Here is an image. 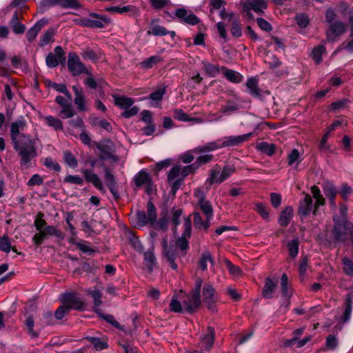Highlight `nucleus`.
<instances>
[{
	"instance_id": "nucleus-63",
	"label": "nucleus",
	"mask_w": 353,
	"mask_h": 353,
	"mask_svg": "<svg viewBox=\"0 0 353 353\" xmlns=\"http://www.w3.org/2000/svg\"><path fill=\"white\" fill-rule=\"evenodd\" d=\"M168 33V31L165 27L159 25L153 26L151 30L148 31V34H153L154 36H165Z\"/></svg>"
},
{
	"instance_id": "nucleus-35",
	"label": "nucleus",
	"mask_w": 353,
	"mask_h": 353,
	"mask_svg": "<svg viewBox=\"0 0 353 353\" xmlns=\"http://www.w3.org/2000/svg\"><path fill=\"white\" fill-rule=\"evenodd\" d=\"M256 148L263 154L268 156H272L275 153L276 146L274 143H269L266 141H263L257 143Z\"/></svg>"
},
{
	"instance_id": "nucleus-43",
	"label": "nucleus",
	"mask_w": 353,
	"mask_h": 353,
	"mask_svg": "<svg viewBox=\"0 0 353 353\" xmlns=\"http://www.w3.org/2000/svg\"><path fill=\"white\" fill-rule=\"evenodd\" d=\"M172 218H171V222L173 225L172 231L174 234L176 232L177 226L180 224V217L183 214V210L182 209H176L175 210L174 208H172Z\"/></svg>"
},
{
	"instance_id": "nucleus-1",
	"label": "nucleus",
	"mask_w": 353,
	"mask_h": 353,
	"mask_svg": "<svg viewBox=\"0 0 353 353\" xmlns=\"http://www.w3.org/2000/svg\"><path fill=\"white\" fill-rule=\"evenodd\" d=\"M14 150L20 157V167L21 169L30 168V160L37 156L35 140L29 135L19 134L15 140L10 137Z\"/></svg>"
},
{
	"instance_id": "nucleus-45",
	"label": "nucleus",
	"mask_w": 353,
	"mask_h": 353,
	"mask_svg": "<svg viewBox=\"0 0 353 353\" xmlns=\"http://www.w3.org/2000/svg\"><path fill=\"white\" fill-rule=\"evenodd\" d=\"M147 216L149 218L150 225H153L156 223L157 220V209L150 199L147 204Z\"/></svg>"
},
{
	"instance_id": "nucleus-58",
	"label": "nucleus",
	"mask_w": 353,
	"mask_h": 353,
	"mask_svg": "<svg viewBox=\"0 0 353 353\" xmlns=\"http://www.w3.org/2000/svg\"><path fill=\"white\" fill-rule=\"evenodd\" d=\"M174 118L182 121H190L197 120L198 119H192L181 109H176L174 110Z\"/></svg>"
},
{
	"instance_id": "nucleus-41",
	"label": "nucleus",
	"mask_w": 353,
	"mask_h": 353,
	"mask_svg": "<svg viewBox=\"0 0 353 353\" xmlns=\"http://www.w3.org/2000/svg\"><path fill=\"white\" fill-rule=\"evenodd\" d=\"M323 52H325V47L322 44L315 46L313 48L311 57L315 61L316 64L319 65L322 62V54Z\"/></svg>"
},
{
	"instance_id": "nucleus-13",
	"label": "nucleus",
	"mask_w": 353,
	"mask_h": 353,
	"mask_svg": "<svg viewBox=\"0 0 353 353\" xmlns=\"http://www.w3.org/2000/svg\"><path fill=\"white\" fill-rule=\"evenodd\" d=\"M215 290L210 283H206L203 289V302L210 310H216Z\"/></svg>"
},
{
	"instance_id": "nucleus-52",
	"label": "nucleus",
	"mask_w": 353,
	"mask_h": 353,
	"mask_svg": "<svg viewBox=\"0 0 353 353\" xmlns=\"http://www.w3.org/2000/svg\"><path fill=\"white\" fill-rule=\"evenodd\" d=\"M342 265L344 273L347 276L353 277V261L347 257H343L342 259Z\"/></svg>"
},
{
	"instance_id": "nucleus-40",
	"label": "nucleus",
	"mask_w": 353,
	"mask_h": 353,
	"mask_svg": "<svg viewBox=\"0 0 353 353\" xmlns=\"http://www.w3.org/2000/svg\"><path fill=\"white\" fill-rule=\"evenodd\" d=\"M208 262H210V263L213 265L214 260L210 252L205 251L202 254L199 261V267L201 269V270L205 271L207 269Z\"/></svg>"
},
{
	"instance_id": "nucleus-20",
	"label": "nucleus",
	"mask_w": 353,
	"mask_h": 353,
	"mask_svg": "<svg viewBox=\"0 0 353 353\" xmlns=\"http://www.w3.org/2000/svg\"><path fill=\"white\" fill-rule=\"evenodd\" d=\"M215 339L214 328L208 326L206 329V333L201 337V343L205 350H210L212 347Z\"/></svg>"
},
{
	"instance_id": "nucleus-33",
	"label": "nucleus",
	"mask_w": 353,
	"mask_h": 353,
	"mask_svg": "<svg viewBox=\"0 0 353 353\" xmlns=\"http://www.w3.org/2000/svg\"><path fill=\"white\" fill-rule=\"evenodd\" d=\"M26 126V122L23 117L15 122L12 123L10 126V137H13V139L15 140L16 136L21 134L20 130H23Z\"/></svg>"
},
{
	"instance_id": "nucleus-24",
	"label": "nucleus",
	"mask_w": 353,
	"mask_h": 353,
	"mask_svg": "<svg viewBox=\"0 0 353 353\" xmlns=\"http://www.w3.org/2000/svg\"><path fill=\"white\" fill-rule=\"evenodd\" d=\"M243 3L259 14H263V10L268 8V3L264 0H246Z\"/></svg>"
},
{
	"instance_id": "nucleus-28",
	"label": "nucleus",
	"mask_w": 353,
	"mask_h": 353,
	"mask_svg": "<svg viewBox=\"0 0 353 353\" xmlns=\"http://www.w3.org/2000/svg\"><path fill=\"white\" fill-rule=\"evenodd\" d=\"M105 10L109 12H117L119 14H123L127 12H130L131 15L136 16L138 14V10L135 6L129 5L123 7L119 6H112L107 7L105 8Z\"/></svg>"
},
{
	"instance_id": "nucleus-61",
	"label": "nucleus",
	"mask_w": 353,
	"mask_h": 353,
	"mask_svg": "<svg viewBox=\"0 0 353 353\" xmlns=\"http://www.w3.org/2000/svg\"><path fill=\"white\" fill-rule=\"evenodd\" d=\"M88 294L90 295L94 301V305L95 307H99L101 303L102 294L99 290H89Z\"/></svg>"
},
{
	"instance_id": "nucleus-26",
	"label": "nucleus",
	"mask_w": 353,
	"mask_h": 353,
	"mask_svg": "<svg viewBox=\"0 0 353 353\" xmlns=\"http://www.w3.org/2000/svg\"><path fill=\"white\" fill-rule=\"evenodd\" d=\"M294 215L293 208L292 206L288 205L281 212L278 223L282 227H287L290 220L292 219Z\"/></svg>"
},
{
	"instance_id": "nucleus-14",
	"label": "nucleus",
	"mask_w": 353,
	"mask_h": 353,
	"mask_svg": "<svg viewBox=\"0 0 353 353\" xmlns=\"http://www.w3.org/2000/svg\"><path fill=\"white\" fill-rule=\"evenodd\" d=\"M163 254L166 257L172 269L176 270L178 265L175 263L176 258V249L173 247H169L167 238H163L162 240Z\"/></svg>"
},
{
	"instance_id": "nucleus-42",
	"label": "nucleus",
	"mask_w": 353,
	"mask_h": 353,
	"mask_svg": "<svg viewBox=\"0 0 353 353\" xmlns=\"http://www.w3.org/2000/svg\"><path fill=\"white\" fill-rule=\"evenodd\" d=\"M299 240L297 237L293 239L292 240L290 241L288 244V250L289 253V256L294 259L298 253H299Z\"/></svg>"
},
{
	"instance_id": "nucleus-7",
	"label": "nucleus",
	"mask_w": 353,
	"mask_h": 353,
	"mask_svg": "<svg viewBox=\"0 0 353 353\" xmlns=\"http://www.w3.org/2000/svg\"><path fill=\"white\" fill-rule=\"evenodd\" d=\"M61 304L66 306L68 310H75L83 312L86 310V303L77 292H65L60 296Z\"/></svg>"
},
{
	"instance_id": "nucleus-25",
	"label": "nucleus",
	"mask_w": 353,
	"mask_h": 353,
	"mask_svg": "<svg viewBox=\"0 0 353 353\" xmlns=\"http://www.w3.org/2000/svg\"><path fill=\"white\" fill-rule=\"evenodd\" d=\"M221 148L220 141H212L205 145L198 146L192 150L194 154L208 153L209 152Z\"/></svg>"
},
{
	"instance_id": "nucleus-23",
	"label": "nucleus",
	"mask_w": 353,
	"mask_h": 353,
	"mask_svg": "<svg viewBox=\"0 0 353 353\" xmlns=\"http://www.w3.org/2000/svg\"><path fill=\"white\" fill-rule=\"evenodd\" d=\"M19 15H21L18 10L15 11L12 19L9 22V25L11 27L13 32L16 34H23L26 31L25 25L22 24L19 21Z\"/></svg>"
},
{
	"instance_id": "nucleus-38",
	"label": "nucleus",
	"mask_w": 353,
	"mask_h": 353,
	"mask_svg": "<svg viewBox=\"0 0 353 353\" xmlns=\"http://www.w3.org/2000/svg\"><path fill=\"white\" fill-rule=\"evenodd\" d=\"M325 195L329 199L330 205L333 207H336L335 197L337 194V190L335 186L332 184H328L325 188H323Z\"/></svg>"
},
{
	"instance_id": "nucleus-48",
	"label": "nucleus",
	"mask_w": 353,
	"mask_h": 353,
	"mask_svg": "<svg viewBox=\"0 0 353 353\" xmlns=\"http://www.w3.org/2000/svg\"><path fill=\"white\" fill-rule=\"evenodd\" d=\"M85 339L90 342L97 350H102L108 347V343L101 341L99 337L87 336Z\"/></svg>"
},
{
	"instance_id": "nucleus-5",
	"label": "nucleus",
	"mask_w": 353,
	"mask_h": 353,
	"mask_svg": "<svg viewBox=\"0 0 353 353\" xmlns=\"http://www.w3.org/2000/svg\"><path fill=\"white\" fill-rule=\"evenodd\" d=\"M202 283V279L198 278L195 281L194 288L183 300L185 310L190 314L194 313L201 305V289Z\"/></svg>"
},
{
	"instance_id": "nucleus-54",
	"label": "nucleus",
	"mask_w": 353,
	"mask_h": 353,
	"mask_svg": "<svg viewBox=\"0 0 353 353\" xmlns=\"http://www.w3.org/2000/svg\"><path fill=\"white\" fill-rule=\"evenodd\" d=\"M221 171L220 181L223 183L235 172V168L233 165H225Z\"/></svg>"
},
{
	"instance_id": "nucleus-11",
	"label": "nucleus",
	"mask_w": 353,
	"mask_h": 353,
	"mask_svg": "<svg viewBox=\"0 0 353 353\" xmlns=\"http://www.w3.org/2000/svg\"><path fill=\"white\" fill-rule=\"evenodd\" d=\"M101 166L104 169V179L107 187L112 193L114 200L119 201L121 196L118 190L119 186L116 177L112 174L111 170L108 168L104 163H102Z\"/></svg>"
},
{
	"instance_id": "nucleus-59",
	"label": "nucleus",
	"mask_w": 353,
	"mask_h": 353,
	"mask_svg": "<svg viewBox=\"0 0 353 353\" xmlns=\"http://www.w3.org/2000/svg\"><path fill=\"white\" fill-rule=\"evenodd\" d=\"M75 114V112L72 106L71 103L67 105H64L60 112L62 119L72 118Z\"/></svg>"
},
{
	"instance_id": "nucleus-3",
	"label": "nucleus",
	"mask_w": 353,
	"mask_h": 353,
	"mask_svg": "<svg viewBox=\"0 0 353 353\" xmlns=\"http://www.w3.org/2000/svg\"><path fill=\"white\" fill-rule=\"evenodd\" d=\"M325 22L329 25L325 31L326 41L334 42L336 38L345 34L347 30V26L339 19L336 12L332 8H328L325 13Z\"/></svg>"
},
{
	"instance_id": "nucleus-19",
	"label": "nucleus",
	"mask_w": 353,
	"mask_h": 353,
	"mask_svg": "<svg viewBox=\"0 0 353 353\" xmlns=\"http://www.w3.org/2000/svg\"><path fill=\"white\" fill-rule=\"evenodd\" d=\"M277 287V281H273L270 277L265 279V283L261 291V295L265 299H272Z\"/></svg>"
},
{
	"instance_id": "nucleus-46",
	"label": "nucleus",
	"mask_w": 353,
	"mask_h": 353,
	"mask_svg": "<svg viewBox=\"0 0 353 353\" xmlns=\"http://www.w3.org/2000/svg\"><path fill=\"white\" fill-rule=\"evenodd\" d=\"M281 294L285 298H290L292 292H290L288 288V277L285 273H283L281 279Z\"/></svg>"
},
{
	"instance_id": "nucleus-17",
	"label": "nucleus",
	"mask_w": 353,
	"mask_h": 353,
	"mask_svg": "<svg viewBox=\"0 0 353 353\" xmlns=\"http://www.w3.org/2000/svg\"><path fill=\"white\" fill-rule=\"evenodd\" d=\"M81 173L87 183H91L99 191L103 192H105L104 186L102 183V181L97 174L92 173V170H90L88 169L83 170Z\"/></svg>"
},
{
	"instance_id": "nucleus-47",
	"label": "nucleus",
	"mask_w": 353,
	"mask_h": 353,
	"mask_svg": "<svg viewBox=\"0 0 353 353\" xmlns=\"http://www.w3.org/2000/svg\"><path fill=\"white\" fill-rule=\"evenodd\" d=\"M297 25L301 28H306L310 22L309 16L304 12L298 13L294 17Z\"/></svg>"
},
{
	"instance_id": "nucleus-60",
	"label": "nucleus",
	"mask_w": 353,
	"mask_h": 353,
	"mask_svg": "<svg viewBox=\"0 0 353 353\" xmlns=\"http://www.w3.org/2000/svg\"><path fill=\"white\" fill-rule=\"evenodd\" d=\"M43 216H44V214L39 212L37 213V214L35 217L34 224V226L37 231L43 230V228L47 226L46 221L43 219Z\"/></svg>"
},
{
	"instance_id": "nucleus-21",
	"label": "nucleus",
	"mask_w": 353,
	"mask_h": 353,
	"mask_svg": "<svg viewBox=\"0 0 353 353\" xmlns=\"http://www.w3.org/2000/svg\"><path fill=\"white\" fill-rule=\"evenodd\" d=\"M305 327L297 328L292 332V339L296 342V347L297 348H300L305 345L306 343L311 341L312 338L311 335H307L305 336L303 339L300 340L301 336L305 332Z\"/></svg>"
},
{
	"instance_id": "nucleus-51",
	"label": "nucleus",
	"mask_w": 353,
	"mask_h": 353,
	"mask_svg": "<svg viewBox=\"0 0 353 353\" xmlns=\"http://www.w3.org/2000/svg\"><path fill=\"white\" fill-rule=\"evenodd\" d=\"M45 121L49 126L54 128L56 130H63V129L62 121L53 116L46 117Z\"/></svg>"
},
{
	"instance_id": "nucleus-22",
	"label": "nucleus",
	"mask_w": 353,
	"mask_h": 353,
	"mask_svg": "<svg viewBox=\"0 0 353 353\" xmlns=\"http://www.w3.org/2000/svg\"><path fill=\"white\" fill-rule=\"evenodd\" d=\"M72 90L75 95L74 102L77 105V109L80 112L86 111L87 108L85 106V96L82 88L79 89L77 86L73 85Z\"/></svg>"
},
{
	"instance_id": "nucleus-39",
	"label": "nucleus",
	"mask_w": 353,
	"mask_h": 353,
	"mask_svg": "<svg viewBox=\"0 0 353 353\" xmlns=\"http://www.w3.org/2000/svg\"><path fill=\"white\" fill-rule=\"evenodd\" d=\"M154 248H152L151 250H148L147 252H144V261L146 263L147 269L149 272H152L153 271L154 265L156 263V257L153 252Z\"/></svg>"
},
{
	"instance_id": "nucleus-50",
	"label": "nucleus",
	"mask_w": 353,
	"mask_h": 353,
	"mask_svg": "<svg viewBox=\"0 0 353 353\" xmlns=\"http://www.w3.org/2000/svg\"><path fill=\"white\" fill-rule=\"evenodd\" d=\"M63 160L69 167L74 168L78 165V161L74 155L69 150L63 152Z\"/></svg>"
},
{
	"instance_id": "nucleus-56",
	"label": "nucleus",
	"mask_w": 353,
	"mask_h": 353,
	"mask_svg": "<svg viewBox=\"0 0 353 353\" xmlns=\"http://www.w3.org/2000/svg\"><path fill=\"white\" fill-rule=\"evenodd\" d=\"M39 232L36 233L32 237V241L34 242L36 246L41 245L45 239H46L48 236L46 232H45V229L38 230Z\"/></svg>"
},
{
	"instance_id": "nucleus-62",
	"label": "nucleus",
	"mask_w": 353,
	"mask_h": 353,
	"mask_svg": "<svg viewBox=\"0 0 353 353\" xmlns=\"http://www.w3.org/2000/svg\"><path fill=\"white\" fill-rule=\"evenodd\" d=\"M70 311L68 310V307L67 308L66 306L61 304L54 313L56 321L62 320L65 316L70 313Z\"/></svg>"
},
{
	"instance_id": "nucleus-27",
	"label": "nucleus",
	"mask_w": 353,
	"mask_h": 353,
	"mask_svg": "<svg viewBox=\"0 0 353 353\" xmlns=\"http://www.w3.org/2000/svg\"><path fill=\"white\" fill-rule=\"evenodd\" d=\"M311 192L313 197L316 199V202L314 205L313 214L315 215L320 205H324L325 200L321 193V190L317 185H313L311 187Z\"/></svg>"
},
{
	"instance_id": "nucleus-31",
	"label": "nucleus",
	"mask_w": 353,
	"mask_h": 353,
	"mask_svg": "<svg viewBox=\"0 0 353 353\" xmlns=\"http://www.w3.org/2000/svg\"><path fill=\"white\" fill-rule=\"evenodd\" d=\"M198 205L203 213L205 215L207 219H211L212 218L213 208L209 201L201 197V199L198 201Z\"/></svg>"
},
{
	"instance_id": "nucleus-15",
	"label": "nucleus",
	"mask_w": 353,
	"mask_h": 353,
	"mask_svg": "<svg viewBox=\"0 0 353 353\" xmlns=\"http://www.w3.org/2000/svg\"><path fill=\"white\" fill-rule=\"evenodd\" d=\"M252 134V132H250L239 136H230L225 137L224 141L222 143H220L221 148L239 145L243 143L248 141Z\"/></svg>"
},
{
	"instance_id": "nucleus-64",
	"label": "nucleus",
	"mask_w": 353,
	"mask_h": 353,
	"mask_svg": "<svg viewBox=\"0 0 353 353\" xmlns=\"http://www.w3.org/2000/svg\"><path fill=\"white\" fill-rule=\"evenodd\" d=\"M63 182L65 183L82 185L83 184V179L79 175H67L63 179Z\"/></svg>"
},
{
	"instance_id": "nucleus-37",
	"label": "nucleus",
	"mask_w": 353,
	"mask_h": 353,
	"mask_svg": "<svg viewBox=\"0 0 353 353\" xmlns=\"http://www.w3.org/2000/svg\"><path fill=\"white\" fill-rule=\"evenodd\" d=\"M192 215L194 227L199 229L203 228L205 231H207L210 227V219H206L205 221H203L201 214L198 212H194Z\"/></svg>"
},
{
	"instance_id": "nucleus-6",
	"label": "nucleus",
	"mask_w": 353,
	"mask_h": 353,
	"mask_svg": "<svg viewBox=\"0 0 353 353\" xmlns=\"http://www.w3.org/2000/svg\"><path fill=\"white\" fill-rule=\"evenodd\" d=\"M90 17L92 19L83 17L74 20L76 24L90 28H103L105 25L110 23L111 20L106 16L91 12Z\"/></svg>"
},
{
	"instance_id": "nucleus-16",
	"label": "nucleus",
	"mask_w": 353,
	"mask_h": 353,
	"mask_svg": "<svg viewBox=\"0 0 353 353\" xmlns=\"http://www.w3.org/2000/svg\"><path fill=\"white\" fill-rule=\"evenodd\" d=\"M249 93L254 97L263 100V94H270L269 91L263 92L259 87L258 80L255 77L249 78L246 82Z\"/></svg>"
},
{
	"instance_id": "nucleus-55",
	"label": "nucleus",
	"mask_w": 353,
	"mask_h": 353,
	"mask_svg": "<svg viewBox=\"0 0 353 353\" xmlns=\"http://www.w3.org/2000/svg\"><path fill=\"white\" fill-rule=\"evenodd\" d=\"M58 3L63 8L79 9L81 7L78 0H58Z\"/></svg>"
},
{
	"instance_id": "nucleus-44",
	"label": "nucleus",
	"mask_w": 353,
	"mask_h": 353,
	"mask_svg": "<svg viewBox=\"0 0 353 353\" xmlns=\"http://www.w3.org/2000/svg\"><path fill=\"white\" fill-rule=\"evenodd\" d=\"M199 154L200 155L196 159V161H194V163L198 168L200 166L210 163L214 160V157L212 154L203 153Z\"/></svg>"
},
{
	"instance_id": "nucleus-34",
	"label": "nucleus",
	"mask_w": 353,
	"mask_h": 353,
	"mask_svg": "<svg viewBox=\"0 0 353 353\" xmlns=\"http://www.w3.org/2000/svg\"><path fill=\"white\" fill-rule=\"evenodd\" d=\"M353 294L352 293H348L346 295V299L345 301V309L344 313L341 317V321L343 323H346L350 318L351 312H352V303Z\"/></svg>"
},
{
	"instance_id": "nucleus-53",
	"label": "nucleus",
	"mask_w": 353,
	"mask_h": 353,
	"mask_svg": "<svg viewBox=\"0 0 353 353\" xmlns=\"http://www.w3.org/2000/svg\"><path fill=\"white\" fill-rule=\"evenodd\" d=\"M45 232L48 234V236H54L58 238L59 240L64 239L63 233L59 230L57 227L53 225H47L44 228Z\"/></svg>"
},
{
	"instance_id": "nucleus-32",
	"label": "nucleus",
	"mask_w": 353,
	"mask_h": 353,
	"mask_svg": "<svg viewBox=\"0 0 353 353\" xmlns=\"http://www.w3.org/2000/svg\"><path fill=\"white\" fill-rule=\"evenodd\" d=\"M221 70L224 71V76L230 82L239 83L243 79V76L239 72L228 69L226 67H221Z\"/></svg>"
},
{
	"instance_id": "nucleus-2",
	"label": "nucleus",
	"mask_w": 353,
	"mask_h": 353,
	"mask_svg": "<svg viewBox=\"0 0 353 353\" xmlns=\"http://www.w3.org/2000/svg\"><path fill=\"white\" fill-rule=\"evenodd\" d=\"M351 225V223L347 221H336L330 231L326 230L325 234L319 235V238L327 246L343 243L347 239V231H349Z\"/></svg>"
},
{
	"instance_id": "nucleus-30",
	"label": "nucleus",
	"mask_w": 353,
	"mask_h": 353,
	"mask_svg": "<svg viewBox=\"0 0 353 353\" xmlns=\"http://www.w3.org/2000/svg\"><path fill=\"white\" fill-rule=\"evenodd\" d=\"M221 168L219 164H216L210 170L209 177L206 180V183L212 185L214 183L221 184L222 181H220V172Z\"/></svg>"
},
{
	"instance_id": "nucleus-36",
	"label": "nucleus",
	"mask_w": 353,
	"mask_h": 353,
	"mask_svg": "<svg viewBox=\"0 0 353 353\" xmlns=\"http://www.w3.org/2000/svg\"><path fill=\"white\" fill-rule=\"evenodd\" d=\"M203 68L205 74L210 77H214L220 73V68L208 61H202Z\"/></svg>"
},
{
	"instance_id": "nucleus-18",
	"label": "nucleus",
	"mask_w": 353,
	"mask_h": 353,
	"mask_svg": "<svg viewBox=\"0 0 353 353\" xmlns=\"http://www.w3.org/2000/svg\"><path fill=\"white\" fill-rule=\"evenodd\" d=\"M303 194L305 197L299 201L298 214L299 216L305 217L311 212L313 205L312 196L307 193L303 192Z\"/></svg>"
},
{
	"instance_id": "nucleus-49",
	"label": "nucleus",
	"mask_w": 353,
	"mask_h": 353,
	"mask_svg": "<svg viewBox=\"0 0 353 353\" xmlns=\"http://www.w3.org/2000/svg\"><path fill=\"white\" fill-rule=\"evenodd\" d=\"M160 61H161L160 57L155 55L143 60L140 63V65L143 69L148 70L153 68Z\"/></svg>"
},
{
	"instance_id": "nucleus-4",
	"label": "nucleus",
	"mask_w": 353,
	"mask_h": 353,
	"mask_svg": "<svg viewBox=\"0 0 353 353\" xmlns=\"http://www.w3.org/2000/svg\"><path fill=\"white\" fill-rule=\"evenodd\" d=\"M92 145L99 150L98 157L101 161H108L112 163L120 161V157L116 154V146L110 139L100 141H92Z\"/></svg>"
},
{
	"instance_id": "nucleus-29",
	"label": "nucleus",
	"mask_w": 353,
	"mask_h": 353,
	"mask_svg": "<svg viewBox=\"0 0 353 353\" xmlns=\"http://www.w3.org/2000/svg\"><path fill=\"white\" fill-rule=\"evenodd\" d=\"M114 102L115 105L121 108V109L126 110L131 107L134 103V100L124 95H113Z\"/></svg>"
},
{
	"instance_id": "nucleus-10",
	"label": "nucleus",
	"mask_w": 353,
	"mask_h": 353,
	"mask_svg": "<svg viewBox=\"0 0 353 353\" xmlns=\"http://www.w3.org/2000/svg\"><path fill=\"white\" fill-rule=\"evenodd\" d=\"M192 221L190 216L184 219L183 232L180 237L176 241V245L181 252H184L183 255L186 254V251L189 248L188 239L191 236Z\"/></svg>"
},
{
	"instance_id": "nucleus-57",
	"label": "nucleus",
	"mask_w": 353,
	"mask_h": 353,
	"mask_svg": "<svg viewBox=\"0 0 353 353\" xmlns=\"http://www.w3.org/2000/svg\"><path fill=\"white\" fill-rule=\"evenodd\" d=\"M41 320L43 321V323L46 325H53L57 323L54 314H53L50 311L43 312L42 314Z\"/></svg>"
},
{
	"instance_id": "nucleus-9",
	"label": "nucleus",
	"mask_w": 353,
	"mask_h": 353,
	"mask_svg": "<svg viewBox=\"0 0 353 353\" xmlns=\"http://www.w3.org/2000/svg\"><path fill=\"white\" fill-rule=\"evenodd\" d=\"M68 68L73 77L82 74H90V72L80 60L78 54L74 52H70L68 55Z\"/></svg>"
},
{
	"instance_id": "nucleus-8",
	"label": "nucleus",
	"mask_w": 353,
	"mask_h": 353,
	"mask_svg": "<svg viewBox=\"0 0 353 353\" xmlns=\"http://www.w3.org/2000/svg\"><path fill=\"white\" fill-rule=\"evenodd\" d=\"M132 182L134 183L136 188H141L145 186V192L148 195L153 194L154 190H157L156 186L154 184L152 176L145 170H140L133 178Z\"/></svg>"
},
{
	"instance_id": "nucleus-12",
	"label": "nucleus",
	"mask_w": 353,
	"mask_h": 353,
	"mask_svg": "<svg viewBox=\"0 0 353 353\" xmlns=\"http://www.w3.org/2000/svg\"><path fill=\"white\" fill-rule=\"evenodd\" d=\"M48 67L56 68L59 64L65 65L66 62L65 53L61 46H58L54 48V53L49 52L46 58Z\"/></svg>"
}]
</instances>
